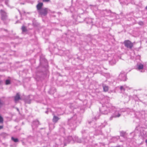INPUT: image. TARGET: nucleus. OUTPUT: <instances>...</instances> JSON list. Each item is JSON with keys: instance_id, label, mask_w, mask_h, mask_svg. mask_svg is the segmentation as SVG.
<instances>
[{"instance_id": "9", "label": "nucleus", "mask_w": 147, "mask_h": 147, "mask_svg": "<svg viewBox=\"0 0 147 147\" xmlns=\"http://www.w3.org/2000/svg\"><path fill=\"white\" fill-rule=\"evenodd\" d=\"M59 119L60 118L57 117L54 115L53 119V122L56 123Z\"/></svg>"}, {"instance_id": "29", "label": "nucleus", "mask_w": 147, "mask_h": 147, "mask_svg": "<svg viewBox=\"0 0 147 147\" xmlns=\"http://www.w3.org/2000/svg\"><path fill=\"white\" fill-rule=\"evenodd\" d=\"M116 115H118V113H117L116 114Z\"/></svg>"}, {"instance_id": "8", "label": "nucleus", "mask_w": 147, "mask_h": 147, "mask_svg": "<svg viewBox=\"0 0 147 147\" xmlns=\"http://www.w3.org/2000/svg\"><path fill=\"white\" fill-rule=\"evenodd\" d=\"M75 137L73 138L71 136H69L67 138V142L69 143L71 141H73L74 142H75Z\"/></svg>"}, {"instance_id": "13", "label": "nucleus", "mask_w": 147, "mask_h": 147, "mask_svg": "<svg viewBox=\"0 0 147 147\" xmlns=\"http://www.w3.org/2000/svg\"><path fill=\"white\" fill-rule=\"evenodd\" d=\"M103 87L104 91L107 92L108 91L109 89L108 86L105 85H104L103 86Z\"/></svg>"}, {"instance_id": "12", "label": "nucleus", "mask_w": 147, "mask_h": 147, "mask_svg": "<svg viewBox=\"0 0 147 147\" xmlns=\"http://www.w3.org/2000/svg\"><path fill=\"white\" fill-rule=\"evenodd\" d=\"M102 110L103 109H102ZM110 110L109 108H107V110H106L105 111H102V112L103 114H107L108 113V111H109Z\"/></svg>"}, {"instance_id": "2", "label": "nucleus", "mask_w": 147, "mask_h": 147, "mask_svg": "<svg viewBox=\"0 0 147 147\" xmlns=\"http://www.w3.org/2000/svg\"><path fill=\"white\" fill-rule=\"evenodd\" d=\"M124 43L125 47L129 49H131L133 46V43L129 40H125Z\"/></svg>"}, {"instance_id": "23", "label": "nucleus", "mask_w": 147, "mask_h": 147, "mask_svg": "<svg viewBox=\"0 0 147 147\" xmlns=\"http://www.w3.org/2000/svg\"><path fill=\"white\" fill-rule=\"evenodd\" d=\"M66 142V140H65V141L64 142V146H66V144H65V142Z\"/></svg>"}, {"instance_id": "6", "label": "nucleus", "mask_w": 147, "mask_h": 147, "mask_svg": "<svg viewBox=\"0 0 147 147\" xmlns=\"http://www.w3.org/2000/svg\"><path fill=\"white\" fill-rule=\"evenodd\" d=\"M43 5V3H39L37 5H36V8L38 11H39V10H40L42 8V7Z\"/></svg>"}, {"instance_id": "21", "label": "nucleus", "mask_w": 147, "mask_h": 147, "mask_svg": "<svg viewBox=\"0 0 147 147\" xmlns=\"http://www.w3.org/2000/svg\"><path fill=\"white\" fill-rule=\"evenodd\" d=\"M138 24H139L140 25H143L144 24L143 22L142 21L139 22Z\"/></svg>"}, {"instance_id": "4", "label": "nucleus", "mask_w": 147, "mask_h": 147, "mask_svg": "<svg viewBox=\"0 0 147 147\" xmlns=\"http://www.w3.org/2000/svg\"><path fill=\"white\" fill-rule=\"evenodd\" d=\"M121 116V114L119 113V112L117 111H116L114 115L111 116L110 118V120H112L113 118L118 117Z\"/></svg>"}, {"instance_id": "11", "label": "nucleus", "mask_w": 147, "mask_h": 147, "mask_svg": "<svg viewBox=\"0 0 147 147\" xmlns=\"http://www.w3.org/2000/svg\"><path fill=\"white\" fill-rule=\"evenodd\" d=\"M138 68L139 70L142 69L143 68V65L140 64L137 65Z\"/></svg>"}, {"instance_id": "26", "label": "nucleus", "mask_w": 147, "mask_h": 147, "mask_svg": "<svg viewBox=\"0 0 147 147\" xmlns=\"http://www.w3.org/2000/svg\"><path fill=\"white\" fill-rule=\"evenodd\" d=\"M5 3L6 5H7V2L6 1L5 2Z\"/></svg>"}, {"instance_id": "28", "label": "nucleus", "mask_w": 147, "mask_h": 147, "mask_svg": "<svg viewBox=\"0 0 147 147\" xmlns=\"http://www.w3.org/2000/svg\"><path fill=\"white\" fill-rule=\"evenodd\" d=\"M146 9L147 10V6L146 7Z\"/></svg>"}, {"instance_id": "10", "label": "nucleus", "mask_w": 147, "mask_h": 147, "mask_svg": "<svg viewBox=\"0 0 147 147\" xmlns=\"http://www.w3.org/2000/svg\"><path fill=\"white\" fill-rule=\"evenodd\" d=\"M75 141L76 142H77L81 143L82 142V139L78 138L77 137H75Z\"/></svg>"}, {"instance_id": "25", "label": "nucleus", "mask_w": 147, "mask_h": 147, "mask_svg": "<svg viewBox=\"0 0 147 147\" xmlns=\"http://www.w3.org/2000/svg\"><path fill=\"white\" fill-rule=\"evenodd\" d=\"M145 142L147 144V139L146 140Z\"/></svg>"}, {"instance_id": "22", "label": "nucleus", "mask_w": 147, "mask_h": 147, "mask_svg": "<svg viewBox=\"0 0 147 147\" xmlns=\"http://www.w3.org/2000/svg\"><path fill=\"white\" fill-rule=\"evenodd\" d=\"M42 1L43 2H47L49 1L50 0H43Z\"/></svg>"}, {"instance_id": "24", "label": "nucleus", "mask_w": 147, "mask_h": 147, "mask_svg": "<svg viewBox=\"0 0 147 147\" xmlns=\"http://www.w3.org/2000/svg\"><path fill=\"white\" fill-rule=\"evenodd\" d=\"M3 128V126L0 125V129H2Z\"/></svg>"}, {"instance_id": "5", "label": "nucleus", "mask_w": 147, "mask_h": 147, "mask_svg": "<svg viewBox=\"0 0 147 147\" xmlns=\"http://www.w3.org/2000/svg\"><path fill=\"white\" fill-rule=\"evenodd\" d=\"M1 14V16L2 19L3 20H5L7 18V16L5 12L2 10L0 11Z\"/></svg>"}, {"instance_id": "3", "label": "nucleus", "mask_w": 147, "mask_h": 147, "mask_svg": "<svg viewBox=\"0 0 147 147\" xmlns=\"http://www.w3.org/2000/svg\"><path fill=\"white\" fill-rule=\"evenodd\" d=\"M119 78L121 80L125 81L126 80V76L125 73H121L119 75Z\"/></svg>"}, {"instance_id": "7", "label": "nucleus", "mask_w": 147, "mask_h": 147, "mask_svg": "<svg viewBox=\"0 0 147 147\" xmlns=\"http://www.w3.org/2000/svg\"><path fill=\"white\" fill-rule=\"evenodd\" d=\"M21 99L20 95L19 93H17L16 96L14 97V100L16 102Z\"/></svg>"}, {"instance_id": "27", "label": "nucleus", "mask_w": 147, "mask_h": 147, "mask_svg": "<svg viewBox=\"0 0 147 147\" xmlns=\"http://www.w3.org/2000/svg\"><path fill=\"white\" fill-rule=\"evenodd\" d=\"M45 113H47L48 111H46L45 112Z\"/></svg>"}, {"instance_id": "19", "label": "nucleus", "mask_w": 147, "mask_h": 147, "mask_svg": "<svg viewBox=\"0 0 147 147\" xmlns=\"http://www.w3.org/2000/svg\"><path fill=\"white\" fill-rule=\"evenodd\" d=\"M3 121V118L0 115V123H2Z\"/></svg>"}, {"instance_id": "15", "label": "nucleus", "mask_w": 147, "mask_h": 147, "mask_svg": "<svg viewBox=\"0 0 147 147\" xmlns=\"http://www.w3.org/2000/svg\"><path fill=\"white\" fill-rule=\"evenodd\" d=\"M127 87L125 86H121L120 87V89L121 91L123 90V91H124L125 90V88Z\"/></svg>"}, {"instance_id": "14", "label": "nucleus", "mask_w": 147, "mask_h": 147, "mask_svg": "<svg viewBox=\"0 0 147 147\" xmlns=\"http://www.w3.org/2000/svg\"><path fill=\"white\" fill-rule=\"evenodd\" d=\"M39 122L38 120H36L33 122V124L34 125H36L39 124Z\"/></svg>"}, {"instance_id": "1", "label": "nucleus", "mask_w": 147, "mask_h": 147, "mask_svg": "<svg viewBox=\"0 0 147 147\" xmlns=\"http://www.w3.org/2000/svg\"><path fill=\"white\" fill-rule=\"evenodd\" d=\"M49 9L47 8H44L38 11V13L41 16H45L48 13Z\"/></svg>"}, {"instance_id": "17", "label": "nucleus", "mask_w": 147, "mask_h": 147, "mask_svg": "<svg viewBox=\"0 0 147 147\" xmlns=\"http://www.w3.org/2000/svg\"><path fill=\"white\" fill-rule=\"evenodd\" d=\"M22 31L23 32H25L26 30V27L24 26H23L22 27Z\"/></svg>"}, {"instance_id": "20", "label": "nucleus", "mask_w": 147, "mask_h": 147, "mask_svg": "<svg viewBox=\"0 0 147 147\" xmlns=\"http://www.w3.org/2000/svg\"><path fill=\"white\" fill-rule=\"evenodd\" d=\"M31 100H26L25 101L28 104H30L31 102Z\"/></svg>"}, {"instance_id": "18", "label": "nucleus", "mask_w": 147, "mask_h": 147, "mask_svg": "<svg viewBox=\"0 0 147 147\" xmlns=\"http://www.w3.org/2000/svg\"><path fill=\"white\" fill-rule=\"evenodd\" d=\"M10 84V81L9 80H6L5 81V84L6 85H8Z\"/></svg>"}, {"instance_id": "16", "label": "nucleus", "mask_w": 147, "mask_h": 147, "mask_svg": "<svg viewBox=\"0 0 147 147\" xmlns=\"http://www.w3.org/2000/svg\"><path fill=\"white\" fill-rule=\"evenodd\" d=\"M11 139L13 141L15 142H17L18 141V140L17 138H15L13 137L11 138Z\"/></svg>"}]
</instances>
